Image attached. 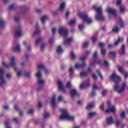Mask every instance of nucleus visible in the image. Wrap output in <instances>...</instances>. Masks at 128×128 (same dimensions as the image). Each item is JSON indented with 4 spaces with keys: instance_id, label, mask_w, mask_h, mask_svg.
<instances>
[{
    "instance_id": "nucleus-1",
    "label": "nucleus",
    "mask_w": 128,
    "mask_h": 128,
    "mask_svg": "<svg viewBox=\"0 0 128 128\" xmlns=\"http://www.w3.org/2000/svg\"><path fill=\"white\" fill-rule=\"evenodd\" d=\"M110 78L115 84L113 86L114 90L116 92H118V94H122V92H124L126 88V83L124 82L122 84L121 86H120L118 84H120V82H122V78L118 76L116 73H113L110 76Z\"/></svg>"
},
{
    "instance_id": "nucleus-2",
    "label": "nucleus",
    "mask_w": 128,
    "mask_h": 128,
    "mask_svg": "<svg viewBox=\"0 0 128 128\" xmlns=\"http://www.w3.org/2000/svg\"><path fill=\"white\" fill-rule=\"evenodd\" d=\"M59 110L62 112L60 116V120H70V122L74 120L76 117L70 114L68 111L66 109L60 108Z\"/></svg>"
},
{
    "instance_id": "nucleus-3",
    "label": "nucleus",
    "mask_w": 128,
    "mask_h": 128,
    "mask_svg": "<svg viewBox=\"0 0 128 128\" xmlns=\"http://www.w3.org/2000/svg\"><path fill=\"white\" fill-rule=\"evenodd\" d=\"M16 60H18V58L16 56H12L10 58V64H6V62H2V64L7 68H10L12 66L15 70H18V68L16 66H18V63L16 62Z\"/></svg>"
},
{
    "instance_id": "nucleus-4",
    "label": "nucleus",
    "mask_w": 128,
    "mask_h": 128,
    "mask_svg": "<svg viewBox=\"0 0 128 128\" xmlns=\"http://www.w3.org/2000/svg\"><path fill=\"white\" fill-rule=\"evenodd\" d=\"M92 8L97 12V14L96 16V18L100 22H104L106 18L102 16V8L100 6L98 8H96V6H94L92 7Z\"/></svg>"
},
{
    "instance_id": "nucleus-5",
    "label": "nucleus",
    "mask_w": 128,
    "mask_h": 128,
    "mask_svg": "<svg viewBox=\"0 0 128 128\" xmlns=\"http://www.w3.org/2000/svg\"><path fill=\"white\" fill-rule=\"evenodd\" d=\"M38 80L37 82L38 84V86L37 89L38 92H40L42 90V84L44 83V80L42 78V76L40 72L38 71L36 74Z\"/></svg>"
},
{
    "instance_id": "nucleus-6",
    "label": "nucleus",
    "mask_w": 128,
    "mask_h": 128,
    "mask_svg": "<svg viewBox=\"0 0 128 128\" xmlns=\"http://www.w3.org/2000/svg\"><path fill=\"white\" fill-rule=\"evenodd\" d=\"M78 16L82 19L84 22H86L88 24H90L92 22V20L88 17L87 14H84L82 12H79Z\"/></svg>"
},
{
    "instance_id": "nucleus-7",
    "label": "nucleus",
    "mask_w": 128,
    "mask_h": 128,
    "mask_svg": "<svg viewBox=\"0 0 128 128\" xmlns=\"http://www.w3.org/2000/svg\"><path fill=\"white\" fill-rule=\"evenodd\" d=\"M107 108L108 109L106 110V114H110V112L114 114L116 112V106L112 105V103L110 101H108L107 102Z\"/></svg>"
},
{
    "instance_id": "nucleus-8",
    "label": "nucleus",
    "mask_w": 128,
    "mask_h": 128,
    "mask_svg": "<svg viewBox=\"0 0 128 128\" xmlns=\"http://www.w3.org/2000/svg\"><path fill=\"white\" fill-rule=\"evenodd\" d=\"M58 32L64 38H66L68 34V30L64 27H60Z\"/></svg>"
},
{
    "instance_id": "nucleus-9",
    "label": "nucleus",
    "mask_w": 128,
    "mask_h": 128,
    "mask_svg": "<svg viewBox=\"0 0 128 128\" xmlns=\"http://www.w3.org/2000/svg\"><path fill=\"white\" fill-rule=\"evenodd\" d=\"M6 80L4 78V70L0 69V84H6Z\"/></svg>"
},
{
    "instance_id": "nucleus-10",
    "label": "nucleus",
    "mask_w": 128,
    "mask_h": 128,
    "mask_svg": "<svg viewBox=\"0 0 128 128\" xmlns=\"http://www.w3.org/2000/svg\"><path fill=\"white\" fill-rule=\"evenodd\" d=\"M14 36L16 38H22V26H18L16 29Z\"/></svg>"
},
{
    "instance_id": "nucleus-11",
    "label": "nucleus",
    "mask_w": 128,
    "mask_h": 128,
    "mask_svg": "<svg viewBox=\"0 0 128 128\" xmlns=\"http://www.w3.org/2000/svg\"><path fill=\"white\" fill-rule=\"evenodd\" d=\"M90 86V78H88L85 84L82 83L80 85V90H84L86 86Z\"/></svg>"
},
{
    "instance_id": "nucleus-12",
    "label": "nucleus",
    "mask_w": 128,
    "mask_h": 128,
    "mask_svg": "<svg viewBox=\"0 0 128 128\" xmlns=\"http://www.w3.org/2000/svg\"><path fill=\"white\" fill-rule=\"evenodd\" d=\"M106 12L110 14H112V16H114L116 14V10L113 9L112 8H110V7L108 8Z\"/></svg>"
},
{
    "instance_id": "nucleus-13",
    "label": "nucleus",
    "mask_w": 128,
    "mask_h": 128,
    "mask_svg": "<svg viewBox=\"0 0 128 128\" xmlns=\"http://www.w3.org/2000/svg\"><path fill=\"white\" fill-rule=\"evenodd\" d=\"M72 38H70L66 40L64 42L63 44L66 46H70V44H72Z\"/></svg>"
},
{
    "instance_id": "nucleus-14",
    "label": "nucleus",
    "mask_w": 128,
    "mask_h": 128,
    "mask_svg": "<svg viewBox=\"0 0 128 128\" xmlns=\"http://www.w3.org/2000/svg\"><path fill=\"white\" fill-rule=\"evenodd\" d=\"M58 88L60 90H64L66 88L64 87V83L60 80L58 81Z\"/></svg>"
},
{
    "instance_id": "nucleus-15",
    "label": "nucleus",
    "mask_w": 128,
    "mask_h": 128,
    "mask_svg": "<svg viewBox=\"0 0 128 128\" xmlns=\"http://www.w3.org/2000/svg\"><path fill=\"white\" fill-rule=\"evenodd\" d=\"M70 96H72V98H74L76 96H78V92L76 89H72L70 90Z\"/></svg>"
},
{
    "instance_id": "nucleus-16",
    "label": "nucleus",
    "mask_w": 128,
    "mask_h": 128,
    "mask_svg": "<svg viewBox=\"0 0 128 128\" xmlns=\"http://www.w3.org/2000/svg\"><path fill=\"white\" fill-rule=\"evenodd\" d=\"M119 53H120V56H124V54H126V45L124 44H122V46L119 52Z\"/></svg>"
},
{
    "instance_id": "nucleus-17",
    "label": "nucleus",
    "mask_w": 128,
    "mask_h": 128,
    "mask_svg": "<svg viewBox=\"0 0 128 128\" xmlns=\"http://www.w3.org/2000/svg\"><path fill=\"white\" fill-rule=\"evenodd\" d=\"M86 62H83L82 64H80L78 63H77L75 64V68H76V70H78V68H85L86 66Z\"/></svg>"
},
{
    "instance_id": "nucleus-18",
    "label": "nucleus",
    "mask_w": 128,
    "mask_h": 128,
    "mask_svg": "<svg viewBox=\"0 0 128 128\" xmlns=\"http://www.w3.org/2000/svg\"><path fill=\"white\" fill-rule=\"evenodd\" d=\"M106 122L108 126H110V124H114V118H112V117L110 116L107 118Z\"/></svg>"
},
{
    "instance_id": "nucleus-19",
    "label": "nucleus",
    "mask_w": 128,
    "mask_h": 128,
    "mask_svg": "<svg viewBox=\"0 0 128 128\" xmlns=\"http://www.w3.org/2000/svg\"><path fill=\"white\" fill-rule=\"evenodd\" d=\"M12 50H13V52H20L21 50L19 44L14 46L12 48Z\"/></svg>"
},
{
    "instance_id": "nucleus-20",
    "label": "nucleus",
    "mask_w": 128,
    "mask_h": 128,
    "mask_svg": "<svg viewBox=\"0 0 128 128\" xmlns=\"http://www.w3.org/2000/svg\"><path fill=\"white\" fill-rule=\"evenodd\" d=\"M35 30L34 31V34H38L40 33V30L38 28V24L36 23L35 26Z\"/></svg>"
},
{
    "instance_id": "nucleus-21",
    "label": "nucleus",
    "mask_w": 128,
    "mask_h": 128,
    "mask_svg": "<svg viewBox=\"0 0 128 128\" xmlns=\"http://www.w3.org/2000/svg\"><path fill=\"white\" fill-rule=\"evenodd\" d=\"M65 9H66V2H63L61 3V4H60V6L59 8V10H60V12H64V10Z\"/></svg>"
},
{
    "instance_id": "nucleus-22",
    "label": "nucleus",
    "mask_w": 128,
    "mask_h": 128,
    "mask_svg": "<svg viewBox=\"0 0 128 128\" xmlns=\"http://www.w3.org/2000/svg\"><path fill=\"white\" fill-rule=\"evenodd\" d=\"M56 96H54L51 100V104L53 108H56Z\"/></svg>"
},
{
    "instance_id": "nucleus-23",
    "label": "nucleus",
    "mask_w": 128,
    "mask_h": 128,
    "mask_svg": "<svg viewBox=\"0 0 128 128\" xmlns=\"http://www.w3.org/2000/svg\"><path fill=\"white\" fill-rule=\"evenodd\" d=\"M44 40V38L40 37L37 39V40L36 42L35 46H38L40 42H42V41Z\"/></svg>"
},
{
    "instance_id": "nucleus-24",
    "label": "nucleus",
    "mask_w": 128,
    "mask_h": 128,
    "mask_svg": "<svg viewBox=\"0 0 128 128\" xmlns=\"http://www.w3.org/2000/svg\"><path fill=\"white\" fill-rule=\"evenodd\" d=\"M38 70H45L46 74H48L50 71L48 69L46 68V66L43 65H39L38 66Z\"/></svg>"
},
{
    "instance_id": "nucleus-25",
    "label": "nucleus",
    "mask_w": 128,
    "mask_h": 128,
    "mask_svg": "<svg viewBox=\"0 0 128 128\" xmlns=\"http://www.w3.org/2000/svg\"><path fill=\"white\" fill-rule=\"evenodd\" d=\"M28 58H30V54L26 52L23 56V60H25L26 62H28Z\"/></svg>"
},
{
    "instance_id": "nucleus-26",
    "label": "nucleus",
    "mask_w": 128,
    "mask_h": 128,
    "mask_svg": "<svg viewBox=\"0 0 128 128\" xmlns=\"http://www.w3.org/2000/svg\"><path fill=\"white\" fill-rule=\"evenodd\" d=\"M0 28H4L6 26V21L2 17H0Z\"/></svg>"
},
{
    "instance_id": "nucleus-27",
    "label": "nucleus",
    "mask_w": 128,
    "mask_h": 128,
    "mask_svg": "<svg viewBox=\"0 0 128 128\" xmlns=\"http://www.w3.org/2000/svg\"><path fill=\"white\" fill-rule=\"evenodd\" d=\"M124 41V38H118V40L115 42L114 46H118L120 44V42H122Z\"/></svg>"
},
{
    "instance_id": "nucleus-28",
    "label": "nucleus",
    "mask_w": 128,
    "mask_h": 128,
    "mask_svg": "<svg viewBox=\"0 0 128 128\" xmlns=\"http://www.w3.org/2000/svg\"><path fill=\"white\" fill-rule=\"evenodd\" d=\"M56 52L57 54H62V52H64V50H62V46H58L56 50Z\"/></svg>"
},
{
    "instance_id": "nucleus-29",
    "label": "nucleus",
    "mask_w": 128,
    "mask_h": 128,
    "mask_svg": "<svg viewBox=\"0 0 128 128\" xmlns=\"http://www.w3.org/2000/svg\"><path fill=\"white\" fill-rule=\"evenodd\" d=\"M5 128H12L10 126V122L8 120H6L4 122Z\"/></svg>"
},
{
    "instance_id": "nucleus-30",
    "label": "nucleus",
    "mask_w": 128,
    "mask_h": 128,
    "mask_svg": "<svg viewBox=\"0 0 128 128\" xmlns=\"http://www.w3.org/2000/svg\"><path fill=\"white\" fill-rule=\"evenodd\" d=\"M88 76V74L86 72H80V76L81 78H84V76Z\"/></svg>"
},
{
    "instance_id": "nucleus-31",
    "label": "nucleus",
    "mask_w": 128,
    "mask_h": 128,
    "mask_svg": "<svg viewBox=\"0 0 128 128\" xmlns=\"http://www.w3.org/2000/svg\"><path fill=\"white\" fill-rule=\"evenodd\" d=\"M120 30V28L118 26H116L114 27L112 30V32H115L116 34L118 32V31Z\"/></svg>"
},
{
    "instance_id": "nucleus-32",
    "label": "nucleus",
    "mask_w": 128,
    "mask_h": 128,
    "mask_svg": "<svg viewBox=\"0 0 128 128\" xmlns=\"http://www.w3.org/2000/svg\"><path fill=\"white\" fill-rule=\"evenodd\" d=\"M50 116V114L48 112H46L44 115V120H48Z\"/></svg>"
},
{
    "instance_id": "nucleus-33",
    "label": "nucleus",
    "mask_w": 128,
    "mask_h": 128,
    "mask_svg": "<svg viewBox=\"0 0 128 128\" xmlns=\"http://www.w3.org/2000/svg\"><path fill=\"white\" fill-rule=\"evenodd\" d=\"M48 18V16H42L40 20L42 24H44V22H46V20Z\"/></svg>"
},
{
    "instance_id": "nucleus-34",
    "label": "nucleus",
    "mask_w": 128,
    "mask_h": 128,
    "mask_svg": "<svg viewBox=\"0 0 128 128\" xmlns=\"http://www.w3.org/2000/svg\"><path fill=\"white\" fill-rule=\"evenodd\" d=\"M92 108H94V103L88 104L86 107V110H90Z\"/></svg>"
},
{
    "instance_id": "nucleus-35",
    "label": "nucleus",
    "mask_w": 128,
    "mask_h": 128,
    "mask_svg": "<svg viewBox=\"0 0 128 128\" xmlns=\"http://www.w3.org/2000/svg\"><path fill=\"white\" fill-rule=\"evenodd\" d=\"M96 114H97L96 112H90L88 114L89 118H93V116H96Z\"/></svg>"
},
{
    "instance_id": "nucleus-36",
    "label": "nucleus",
    "mask_w": 128,
    "mask_h": 128,
    "mask_svg": "<svg viewBox=\"0 0 128 128\" xmlns=\"http://www.w3.org/2000/svg\"><path fill=\"white\" fill-rule=\"evenodd\" d=\"M70 56L72 60H76V54H74V52H71Z\"/></svg>"
},
{
    "instance_id": "nucleus-37",
    "label": "nucleus",
    "mask_w": 128,
    "mask_h": 128,
    "mask_svg": "<svg viewBox=\"0 0 128 128\" xmlns=\"http://www.w3.org/2000/svg\"><path fill=\"white\" fill-rule=\"evenodd\" d=\"M101 54L102 56H106V50L104 48H101Z\"/></svg>"
},
{
    "instance_id": "nucleus-38",
    "label": "nucleus",
    "mask_w": 128,
    "mask_h": 128,
    "mask_svg": "<svg viewBox=\"0 0 128 128\" xmlns=\"http://www.w3.org/2000/svg\"><path fill=\"white\" fill-rule=\"evenodd\" d=\"M88 58V56H81L79 58V60H82V62H84V60H86Z\"/></svg>"
},
{
    "instance_id": "nucleus-39",
    "label": "nucleus",
    "mask_w": 128,
    "mask_h": 128,
    "mask_svg": "<svg viewBox=\"0 0 128 128\" xmlns=\"http://www.w3.org/2000/svg\"><path fill=\"white\" fill-rule=\"evenodd\" d=\"M8 9L10 10H16V6H14V5L12 4L9 6Z\"/></svg>"
},
{
    "instance_id": "nucleus-40",
    "label": "nucleus",
    "mask_w": 128,
    "mask_h": 128,
    "mask_svg": "<svg viewBox=\"0 0 128 128\" xmlns=\"http://www.w3.org/2000/svg\"><path fill=\"white\" fill-rule=\"evenodd\" d=\"M120 14H124L126 12V8L124 7H120Z\"/></svg>"
},
{
    "instance_id": "nucleus-41",
    "label": "nucleus",
    "mask_w": 128,
    "mask_h": 128,
    "mask_svg": "<svg viewBox=\"0 0 128 128\" xmlns=\"http://www.w3.org/2000/svg\"><path fill=\"white\" fill-rule=\"evenodd\" d=\"M118 72H121V74H124V72H126L124 70V68H122V67H119L118 68Z\"/></svg>"
},
{
    "instance_id": "nucleus-42",
    "label": "nucleus",
    "mask_w": 128,
    "mask_h": 128,
    "mask_svg": "<svg viewBox=\"0 0 128 128\" xmlns=\"http://www.w3.org/2000/svg\"><path fill=\"white\" fill-rule=\"evenodd\" d=\"M98 46L101 48H104L106 46V44L104 42H100L98 44Z\"/></svg>"
},
{
    "instance_id": "nucleus-43",
    "label": "nucleus",
    "mask_w": 128,
    "mask_h": 128,
    "mask_svg": "<svg viewBox=\"0 0 128 128\" xmlns=\"http://www.w3.org/2000/svg\"><path fill=\"white\" fill-rule=\"evenodd\" d=\"M104 64L105 66H106V68L110 66V64L108 63V62L106 60H104Z\"/></svg>"
},
{
    "instance_id": "nucleus-44",
    "label": "nucleus",
    "mask_w": 128,
    "mask_h": 128,
    "mask_svg": "<svg viewBox=\"0 0 128 128\" xmlns=\"http://www.w3.org/2000/svg\"><path fill=\"white\" fill-rule=\"evenodd\" d=\"M88 42H84L83 44L84 48H88Z\"/></svg>"
},
{
    "instance_id": "nucleus-45",
    "label": "nucleus",
    "mask_w": 128,
    "mask_h": 128,
    "mask_svg": "<svg viewBox=\"0 0 128 128\" xmlns=\"http://www.w3.org/2000/svg\"><path fill=\"white\" fill-rule=\"evenodd\" d=\"M66 88H72V83L70 82H68L66 84Z\"/></svg>"
},
{
    "instance_id": "nucleus-46",
    "label": "nucleus",
    "mask_w": 128,
    "mask_h": 128,
    "mask_svg": "<svg viewBox=\"0 0 128 128\" xmlns=\"http://www.w3.org/2000/svg\"><path fill=\"white\" fill-rule=\"evenodd\" d=\"M121 118H126V112L123 111L120 114Z\"/></svg>"
},
{
    "instance_id": "nucleus-47",
    "label": "nucleus",
    "mask_w": 128,
    "mask_h": 128,
    "mask_svg": "<svg viewBox=\"0 0 128 128\" xmlns=\"http://www.w3.org/2000/svg\"><path fill=\"white\" fill-rule=\"evenodd\" d=\"M13 121L14 122H15V124H18V122H20V120H18V119L16 117L13 118Z\"/></svg>"
},
{
    "instance_id": "nucleus-48",
    "label": "nucleus",
    "mask_w": 128,
    "mask_h": 128,
    "mask_svg": "<svg viewBox=\"0 0 128 128\" xmlns=\"http://www.w3.org/2000/svg\"><path fill=\"white\" fill-rule=\"evenodd\" d=\"M106 94H108V90L104 89L102 92V96H106Z\"/></svg>"
},
{
    "instance_id": "nucleus-49",
    "label": "nucleus",
    "mask_w": 128,
    "mask_h": 128,
    "mask_svg": "<svg viewBox=\"0 0 128 128\" xmlns=\"http://www.w3.org/2000/svg\"><path fill=\"white\" fill-rule=\"evenodd\" d=\"M110 56H112L113 58H114V56H116V52H114V51L110 52Z\"/></svg>"
},
{
    "instance_id": "nucleus-50",
    "label": "nucleus",
    "mask_w": 128,
    "mask_h": 128,
    "mask_svg": "<svg viewBox=\"0 0 128 128\" xmlns=\"http://www.w3.org/2000/svg\"><path fill=\"white\" fill-rule=\"evenodd\" d=\"M6 78H7L8 80H10V78H12V75L11 74L8 73L6 75Z\"/></svg>"
},
{
    "instance_id": "nucleus-51",
    "label": "nucleus",
    "mask_w": 128,
    "mask_h": 128,
    "mask_svg": "<svg viewBox=\"0 0 128 128\" xmlns=\"http://www.w3.org/2000/svg\"><path fill=\"white\" fill-rule=\"evenodd\" d=\"M78 28H79L80 30L82 32L84 30V24H81L79 25Z\"/></svg>"
},
{
    "instance_id": "nucleus-52",
    "label": "nucleus",
    "mask_w": 128,
    "mask_h": 128,
    "mask_svg": "<svg viewBox=\"0 0 128 128\" xmlns=\"http://www.w3.org/2000/svg\"><path fill=\"white\" fill-rule=\"evenodd\" d=\"M76 24V20H71L69 23L70 26H72Z\"/></svg>"
},
{
    "instance_id": "nucleus-53",
    "label": "nucleus",
    "mask_w": 128,
    "mask_h": 128,
    "mask_svg": "<svg viewBox=\"0 0 128 128\" xmlns=\"http://www.w3.org/2000/svg\"><path fill=\"white\" fill-rule=\"evenodd\" d=\"M26 50L28 52H32V46L29 45L26 48Z\"/></svg>"
},
{
    "instance_id": "nucleus-54",
    "label": "nucleus",
    "mask_w": 128,
    "mask_h": 128,
    "mask_svg": "<svg viewBox=\"0 0 128 128\" xmlns=\"http://www.w3.org/2000/svg\"><path fill=\"white\" fill-rule=\"evenodd\" d=\"M44 48H46V44H43L41 46L40 50L42 52L43 50H44Z\"/></svg>"
},
{
    "instance_id": "nucleus-55",
    "label": "nucleus",
    "mask_w": 128,
    "mask_h": 128,
    "mask_svg": "<svg viewBox=\"0 0 128 128\" xmlns=\"http://www.w3.org/2000/svg\"><path fill=\"white\" fill-rule=\"evenodd\" d=\"M35 12H36V14H40L42 12V10L40 9L36 8Z\"/></svg>"
},
{
    "instance_id": "nucleus-56",
    "label": "nucleus",
    "mask_w": 128,
    "mask_h": 128,
    "mask_svg": "<svg viewBox=\"0 0 128 128\" xmlns=\"http://www.w3.org/2000/svg\"><path fill=\"white\" fill-rule=\"evenodd\" d=\"M54 42V40L53 38H50L49 40V43L52 45L53 44Z\"/></svg>"
},
{
    "instance_id": "nucleus-57",
    "label": "nucleus",
    "mask_w": 128,
    "mask_h": 128,
    "mask_svg": "<svg viewBox=\"0 0 128 128\" xmlns=\"http://www.w3.org/2000/svg\"><path fill=\"white\" fill-rule=\"evenodd\" d=\"M118 24H120V26H121V28H124V22H122V20H120Z\"/></svg>"
},
{
    "instance_id": "nucleus-58",
    "label": "nucleus",
    "mask_w": 128,
    "mask_h": 128,
    "mask_svg": "<svg viewBox=\"0 0 128 128\" xmlns=\"http://www.w3.org/2000/svg\"><path fill=\"white\" fill-rule=\"evenodd\" d=\"M14 20L15 22H18L19 20H20V18L16 16L14 18Z\"/></svg>"
},
{
    "instance_id": "nucleus-59",
    "label": "nucleus",
    "mask_w": 128,
    "mask_h": 128,
    "mask_svg": "<svg viewBox=\"0 0 128 128\" xmlns=\"http://www.w3.org/2000/svg\"><path fill=\"white\" fill-rule=\"evenodd\" d=\"M116 126H120V121H118V120H117L116 122Z\"/></svg>"
},
{
    "instance_id": "nucleus-60",
    "label": "nucleus",
    "mask_w": 128,
    "mask_h": 128,
    "mask_svg": "<svg viewBox=\"0 0 128 128\" xmlns=\"http://www.w3.org/2000/svg\"><path fill=\"white\" fill-rule=\"evenodd\" d=\"M124 74V78H126V79L128 78V72L126 71H125Z\"/></svg>"
},
{
    "instance_id": "nucleus-61",
    "label": "nucleus",
    "mask_w": 128,
    "mask_h": 128,
    "mask_svg": "<svg viewBox=\"0 0 128 128\" xmlns=\"http://www.w3.org/2000/svg\"><path fill=\"white\" fill-rule=\"evenodd\" d=\"M122 0H118L116 4V6H120L122 4Z\"/></svg>"
},
{
    "instance_id": "nucleus-62",
    "label": "nucleus",
    "mask_w": 128,
    "mask_h": 128,
    "mask_svg": "<svg viewBox=\"0 0 128 128\" xmlns=\"http://www.w3.org/2000/svg\"><path fill=\"white\" fill-rule=\"evenodd\" d=\"M74 68L70 67L69 70L70 72V74H74Z\"/></svg>"
},
{
    "instance_id": "nucleus-63",
    "label": "nucleus",
    "mask_w": 128,
    "mask_h": 128,
    "mask_svg": "<svg viewBox=\"0 0 128 128\" xmlns=\"http://www.w3.org/2000/svg\"><path fill=\"white\" fill-rule=\"evenodd\" d=\"M20 76H22V70H19L17 72V76L18 78H20Z\"/></svg>"
},
{
    "instance_id": "nucleus-64",
    "label": "nucleus",
    "mask_w": 128,
    "mask_h": 128,
    "mask_svg": "<svg viewBox=\"0 0 128 128\" xmlns=\"http://www.w3.org/2000/svg\"><path fill=\"white\" fill-rule=\"evenodd\" d=\"M58 100L59 102H62L64 100V97H62V96H60L58 98Z\"/></svg>"
}]
</instances>
